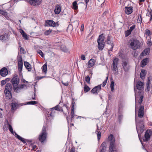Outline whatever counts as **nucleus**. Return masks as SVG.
Instances as JSON below:
<instances>
[{"mask_svg": "<svg viewBox=\"0 0 152 152\" xmlns=\"http://www.w3.org/2000/svg\"><path fill=\"white\" fill-rule=\"evenodd\" d=\"M136 128L137 131L140 138V134L142 133L144 131V126L142 120H139L136 118Z\"/></svg>", "mask_w": 152, "mask_h": 152, "instance_id": "nucleus-3", "label": "nucleus"}, {"mask_svg": "<svg viewBox=\"0 0 152 152\" xmlns=\"http://www.w3.org/2000/svg\"><path fill=\"white\" fill-rule=\"evenodd\" d=\"M74 108H71V115H74Z\"/></svg>", "mask_w": 152, "mask_h": 152, "instance_id": "nucleus-60", "label": "nucleus"}, {"mask_svg": "<svg viewBox=\"0 0 152 152\" xmlns=\"http://www.w3.org/2000/svg\"><path fill=\"white\" fill-rule=\"evenodd\" d=\"M124 107V104L123 103H121L119 104L118 111L119 113L120 112H122V109Z\"/></svg>", "mask_w": 152, "mask_h": 152, "instance_id": "nucleus-33", "label": "nucleus"}, {"mask_svg": "<svg viewBox=\"0 0 152 152\" xmlns=\"http://www.w3.org/2000/svg\"><path fill=\"white\" fill-rule=\"evenodd\" d=\"M131 33V32L129 30H128L125 33V35L126 37H127L129 36Z\"/></svg>", "mask_w": 152, "mask_h": 152, "instance_id": "nucleus-50", "label": "nucleus"}, {"mask_svg": "<svg viewBox=\"0 0 152 152\" xmlns=\"http://www.w3.org/2000/svg\"><path fill=\"white\" fill-rule=\"evenodd\" d=\"M147 44L149 46H151L152 45V43L150 40L148 39L147 41Z\"/></svg>", "mask_w": 152, "mask_h": 152, "instance_id": "nucleus-56", "label": "nucleus"}, {"mask_svg": "<svg viewBox=\"0 0 152 152\" xmlns=\"http://www.w3.org/2000/svg\"><path fill=\"white\" fill-rule=\"evenodd\" d=\"M152 79V77L151 76H149L148 78V80L147 81H150Z\"/></svg>", "mask_w": 152, "mask_h": 152, "instance_id": "nucleus-61", "label": "nucleus"}, {"mask_svg": "<svg viewBox=\"0 0 152 152\" xmlns=\"http://www.w3.org/2000/svg\"><path fill=\"white\" fill-rule=\"evenodd\" d=\"M11 82L13 87L17 86L19 83V79L18 77H15L11 80Z\"/></svg>", "mask_w": 152, "mask_h": 152, "instance_id": "nucleus-13", "label": "nucleus"}, {"mask_svg": "<svg viewBox=\"0 0 152 152\" xmlns=\"http://www.w3.org/2000/svg\"><path fill=\"white\" fill-rule=\"evenodd\" d=\"M90 88L88 86L86 85H85L84 87V90L85 92H88L90 90Z\"/></svg>", "mask_w": 152, "mask_h": 152, "instance_id": "nucleus-41", "label": "nucleus"}, {"mask_svg": "<svg viewBox=\"0 0 152 152\" xmlns=\"http://www.w3.org/2000/svg\"><path fill=\"white\" fill-rule=\"evenodd\" d=\"M37 103V102L35 101H32L27 102L26 103L23 104H22L21 105L26 104H34Z\"/></svg>", "mask_w": 152, "mask_h": 152, "instance_id": "nucleus-34", "label": "nucleus"}, {"mask_svg": "<svg viewBox=\"0 0 152 152\" xmlns=\"http://www.w3.org/2000/svg\"><path fill=\"white\" fill-rule=\"evenodd\" d=\"M101 136V133L100 132H98L97 134L98 140H99L100 139Z\"/></svg>", "mask_w": 152, "mask_h": 152, "instance_id": "nucleus-52", "label": "nucleus"}, {"mask_svg": "<svg viewBox=\"0 0 152 152\" xmlns=\"http://www.w3.org/2000/svg\"><path fill=\"white\" fill-rule=\"evenodd\" d=\"M145 34L149 36L151 35V34L150 31L148 29H146L145 30Z\"/></svg>", "mask_w": 152, "mask_h": 152, "instance_id": "nucleus-48", "label": "nucleus"}, {"mask_svg": "<svg viewBox=\"0 0 152 152\" xmlns=\"http://www.w3.org/2000/svg\"><path fill=\"white\" fill-rule=\"evenodd\" d=\"M108 139L110 143L109 152H117V149L115 144V138L113 134H111L108 136Z\"/></svg>", "mask_w": 152, "mask_h": 152, "instance_id": "nucleus-1", "label": "nucleus"}, {"mask_svg": "<svg viewBox=\"0 0 152 152\" xmlns=\"http://www.w3.org/2000/svg\"><path fill=\"white\" fill-rule=\"evenodd\" d=\"M95 63L96 60L93 58H91L89 61L88 63V67L90 68L93 67L95 65Z\"/></svg>", "mask_w": 152, "mask_h": 152, "instance_id": "nucleus-16", "label": "nucleus"}, {"mask_svg": "<svg viewBox=\"0 0 152 152\" xmlns=\"http://www.w3.org/2000/svg\"><path fill=\"white\" fill-rule=\"evenodd\" d=\"M145 70L144 69H142L141 70L140 74V77L141 78L143 79L145 76Z\"/></svg>", "mask_w": 152, "mask_h": 152, "instance_id": "nucleus-36", "label": "nucleus"}, {"mask_svg": "<svg viewBox=\"0 0 152 152\" xmlns=\"http://www.w3.org/2000/svg\"><path fill=\"white\" fill-rule=\"evenodd\" d=\"M131 48L134 50L139 49L141 46L140 42L135 39H131L129 42Z\"/></svg>", "mask_w": 152, "mask_h": 152, "instance_id": "nucleus-2", "label": "nucleus"}, {"mask_svg": "<svg viewBox=\"0 0 152 152\" xmlns=\"http://www.w3.org/2000/svg\"><path fill=\"white\" fill-rule=\"evenodd\" d=\"M46 26L54 27L56 26V23L52 20H47L45 22Z\"/></svg>", "mask_w": 152, "mask_h": 152, "instance_id": "nucleus-12", "label": "nucleus"}, {"mask_svg": "<svg viewBox=\"0 0 152 152\" xmlns=\"http://www.w3.org/2000/svg\"><path fill=\"white\" fill-rule=\"evenodd\" d=\"M32 151H35L36 149H37V147L36 145H33L32 146Z\"/></svg>", "mask_w": 152, "mask_h": 152, "instance_id": "nucleus-55", "label": "nucleus"}, {"mask_svg": "<svg viewBox=\"0 0 152 152\" xmlns=\"http://www.w3.org/2000/svg\"><path fill=\"white\" fill-rule=\"evenodd\" d=\"M122 112H120V113H119V112L118 111V120L119 122H120L121 120L122 119L123 117V115L122 114Z\"/></svg>", "mask_w": 152, "mask_h": 152, "instance_id": "nucleus-40", "label": "nucleus"}, {"mask_svg": "<svg viewBox=\"0 0 152 152\" xmlns=\"http://www.w3.org/2000/svg\"><path fill=\"white\" fill-rule=\"evenodd\" d=\"M142 22V16L140 14H139L138 15V17L137 19V22L138 23L141 24Z\"/></svg>", "mask_w": 152, "mask_h": 152, "instance_id": "nucleus-39", "label": "nucleus"}, {"mask_svg": "<svg viewBox=\"0 0 152 152\" xmlns=\"http://www.w3.org/2000/svg\"><path fill=\"white\" fill-rule=\"evenodd\" d=\"M19 86L21 89H26L27 88V86L24 84H21Z\"/></svg>", "mask_w": 152, "mask_h": 152, "instance_id": "nucleus-44", "label": "nucleus"}, {"mask_svg": "<svg viewBox=\"0 0 152 152\" xmlns=\"http://www.w3.org/2000/svg\"><path fill=\"white\" fill-rule=\"evenodd\" d=\"M61 11V8L59 6H57L56 7L54 10L55 13L56 14H59Z\"/></svg>", "mask_w": 152, "mask_h": 152, "instance_id": "nucleus-28", "label": "nucleus"}, {"mask_svg": "<svg viewBox=\"0 0 152 152\" xmlns=\"http://www.w3.org/2000/svg\"><path fill=\"white\" fill-rule=\"evenodd\" d=\"M111 37L109 36H107V42L108 44L110 45L111 46V47L110 48V50L111 51L112 50L113 48V42L112 41H111Z\"/></svg>", "mask_w": 152, "mask_h": 152, "instance_id": "nucleus-17", "label": "nucleus"}, {"mask_svg": "<svg viewBox=\"0 0 152 152\" xmlns=\"http://www.w3.org/2000/svg\"><path fill=\"white\" fill-rule=\"evenodd\" d=\"M13 89L14 91L17 93L19 92L21 90V89L20 88L19 86L17 87L14 86V87H13Z\"/></svg>", "mask_w": 152, "mask_h": 152, "instance_id": "nucleus-35", "label": "nucleus"}, {"mask_svg": "<svg viewBox=\"0 0 152 152\" xmlns=\"http://www.w3.org/2000/svg\"><path fill=\"white\" fill-rule=\"evenodd\" d=\"M42 72H45V73H46L47 71V64L46 63H45L42 66Z\"/></svg>", "mask_w": 152, "mask_h": 152, "instance_id": "nucleus-32", "label": "nucleus"}, {"mask_svg": "<svg viewBox=\"0 0 152 152\" xmlns=\"http://www.w3.org/2000/svg\"><path fill=\"white\" fill-rule=\"evenodd\" d=\"M119 59L116 58H114L113 63V70L117 73L118 72V64Z\"/></svg>", "mask_w": 152, "mask_h": 152, "instance_id": "nucleus-8", "label": "nucleus"}, {"mask_svg": "<svg viewBox=\"0 0 152 152\" xmlns=\"http://www.w3.org/2000/svg\"><path fill=\"white\" fill-rule=\"evenodd\" d=\"M119 56L121 58H124V56L122 53L121 51H120L118 53Z\"/></svg>", "mask_w": 152, "mask_h": 152, "instance_id": "nucleus-53", "label": "nucleus"}, {"mask_svg": "<svg viewBox=\"0 0 152 152\" xmlns=\"http://www.w3.org/2000/svg\"><path fill=\"white\" fill-rule=\"evenodd\" d=\"M124 9L125 13L128 15L130 14L133 11V7L132 6L126 7Z\"/></svg>", "mask_w": 152, "mask_h": 152, "instance_id": "nucleus-11", "label": "nucleus"}, {"mask_svg": "<svg viewBox=\"0 0 152 152\" xmlns=\"http://www.w3.org/2000/svg\"><path fill=\"white\" fill-rule=\"evenodd\" d=\"M148 60V58H147L144 59L141 61V66L143 67L145 66L147 64Z\"/></svg>", "mask_w": 152, "mask_h": 152, "instance_id": "nucleus-30", "label": "nucleus"}, {"mask_svg": "<svg viewBox=\"0 0 152 152\" xmlns=\"http://www.w3.org/2000/svg\"><path fill=\"white\" fill-rule=\"evenodd\" d=\"M62 83L64 86H68V84H69V83L68 82H67L66 83H64L63 82V81H62Z\"/></svg>", "mask_w": 152, "mask_h": 152, "instance_id": "nucleus-59", "label": "nucleus"}, {"mask_svg": "<svg viewBox=\"0 0 152 152\" xmlns=\"http://www.w3.org/2000/svg\"><path fill=\"white\" fill-rule=\"evenodd\" d=\"M123 67L124 71H127L129 68V66L128 65L126 61H123L122 64Z\"/></svg>", "mask_w": 152, "mask_h": 152, "instance_id": "nucleus-21", "label": "nucleus"}, {"mask_svg": "<svg viewBox=\"0 0 152 152\" xmlns=\"http://www.w3.org/2000/svg\"><path fill=\"white\" fill-rule=\"evenodd\" d=\"M37 52V53H39L42 56V57L43 58L44 57L43 53L41 50H38Z\"/></svg>", "mask_w": 152, "mask_h": 152, "instance_id": "nucleus-46", "label": "nucleus"}, {"mask_svg": "<svg viewBox=\"0 0 152 152\" xmlns=\"http://www.w3.org/2000/svg\"><path fill=\"white\" fill-rule=\"evenodd\" d=\"M18 70L19 72H21L23 66L22 58L21 56H20L18 58Z\"/></svg>", "mask_w": 152, "mask_h": 152, "instance_id": "nucleus-9", "label": "nucleus"}, {"mask_svg": "<svg viewBox=\"0 0 152 152\" xmlns=\"http://www.w3.org/2000/svg\"><path fill=\"white\" fill-rule=\"evenodd\" d=\"M85 1L86 3V8L87 5V4L89 0H85Z\"/></svg>", "mask_w": 152, "mask_h": 152, "instance_id": "nucleus-63", "label": "nucleus"}, {"mask_svg": "<svg viewBox=\"0 0 152 152\" xmlns=\"http://www.w3.org/2000/svg\"><path fill=\"white\" fill-rule=\"evenodd\" d=\"M61 50L65 52L66 53L68 51V49L64 45L61 46Z\"/></svg>", "mask_w": 152, "mask_h": 152, "instance_id": "nucleus-37", "label": "nucleus"}, {"mask_svg": "<svg viewBox=\"0 0 152 152\" xmlns=\"http://www.w3.org/2000/svg\"><path fill=\"white\" fill-rule=\"evenodd\" d=\"M101 149L100 152H105L106 151L107 144L105 142H104L101 145Z\"/></svg>", "mask_w": 152, "mask_h": 152, "instance_id": "nucleus-18", "label": "nucleus"}, {"mask_svg": "<svg viewBox=\"0 0 152 152\" xmlns=\"http://www.w3.org/2000/svg\"><path fill=\"white\" fill-rule=\"evenodd\" d=\"M144 83L143 82L141 81L138 82L137 84V89L138 90V91H137V90H136L135 89H134V92L135 93V100H136V94L137 92L139 94H140L141 92L140 91L143 88Z\"/></svg>", "mask_w": 152, "mask_h": 152, "instance_id": "nucleus-7", "label": "nucleus"}, {"mask_svg": "<svg viewBox=\"0 0 152 152\" xmlns=\"http://www.w3.org/2000/svg\"><path fill=\"white\" fill-rule=\"evenodd\" d=\"M101 85H99L94 87L91 91L92 93L93 94H97L101 89Z\"/></svg>", "mask_w": 152, "mask_h": 152, "instance_id": "nucleus-10", "label": "nucleus"}, {"mask_svg": "<svg viewBox=\"0 0 152 152\" xmlns=\"http://www.w3.org/2000/svg\"><path fill=\"white\" fill-rule=\"evenodd\" d=\"M149 52V50L148 49H145L140 54V56H146L148 54Z\"/></svg>", "mask_w": 152, "mask_h": 152, "instance_id": "nucleus-26", "label": "nucleus"}, {"mask_svg": "<svg viewBox=\"0 0 152 152\" xmlns=\"http://www.w3.org/2000/svg\"><path fill=\"white\" fill-rule=\"evenodd\" d=\"M104 37L103 34L100 35L98 38L97 40L98 47V49L100 50H102L104 47Z\"/></svg>", "mask_w": 152, "mask_h": 152, "instance_id": "nucleus-4", "label": "nucleus"}, {"mask_svg": "<svg viewBox=\"0 0 152 152\" xmlns=\"http://www.w3.org/2000/svg\"><path fill=\"white\" fill-rule=\"evenodd\" d=\"M5 96L7 99H10L12 97L11 91L4 90Z\"/></svg>", "mask_w": 152, "mask_h": 152, "instance_id": "nucleus-20", "label": "nucleus"}, {"mask_svg": "<svg viewBox=\"0 0 152 152\" xmlns=\"http://www.w3.org/2000/svg\"><path fill=\"white\" fill-rule=\"evenodd\" d=\"M18 106V104L16 102H12L11 103V111H12L13 110H15L17 108V107Z\"/></svg>", "mask_w": 152, "mask_h": 152, "instance_id": "nucleus-27", "label": "nucleus"}, {"mask_svg": "<svg viewBox=\"0 0 152 152\" xmlns=\"http://www.w3.org/2000/svg\"><path fill=\"white\" fill-rule=\"evenodd\" d=\"M80 58L81 60H86V57L84 55H82L80 56Z\"/></svg>", "mask_w": 152, "mask_h": 152, "instance_id": "nucleus-57", "label": "nucleus"}, {"mask_svg": "<svg viewBox=\"0 0 152 152\" xmlns=\"http://www.w3.org/2000/svg\"><path fill=\"white\" fill-rule=\"evenodd\" d=\"M6 83V82L5 80H2L1 81V86H3L5 85Z\"/></svg>", "mask_w": 152, "mask_h": 152, "instance_id": "nucleus-58", "label": "nucleus"}, {"mask_svg": "<svg viewBox=\"0 0 152 152\" xmlns=\"http://www.w3.org/2000/svg\"><path fill=\"white\" fill-rule=\"evenodd\" d=\"M12 88V86L11 84L10 83H8L5 86V90L11 91Z\"/></svg>", "mask_w": 152, "mask_h": 152, "instance_id": "nucleus-23", "label": "nucleus"}, {"mask_svg": "<svg viewBox=\"0 0 152 152\" xmlns=\"http://www.w3.org/2000/svg\"><path fill=\"white\" fill-rule=\"evenodd\" d=\"M54 109L55 110H59V106L58 105H57L55 107L51 108L49 111H47V112H48V113L47 114V117H51L52 118H53L55 116V111H53Z\"/></svg>", "mask_w": 152, "mask_h": 152, "instance_id": "nucleus-6", "label": "nucleus"}, {"mask_svg": "<svg viewBox=\"0 0 152 152\" xmlns=\"http://www.w3.org/2000/svg\"><path fill=\"white\" fill-rule=\"evenodd\" d=\"M151 134H149V131L147 130L145 134V137L143 139L144 141H148L150 137Z\"/></svg>", "mask_w": 152, "mask_h": 152, "instance_id": "nucleus-19", "label": "nucleus"}, {"mask_svg": "<svg viewBox=\"0 0 152 152\" xmlns=\"http://www.w3.org/2000/svg\"><path fill=\"white\" fill-rule=\"evenodd\" d=\"M8 129L9 130V131L10 132L12 133H13V130L12 128V126L10 124H8Z\"/></svg>", "mask_w": 152, "mask_h": 152, "instance_id": "nucleus-43", "label": "nucleus"}, {"mask_svg": "<svg viewBox=\"0 0 152 152\" xmlns=\"http://www.w3.org/2000/svg\"><path fill=\"white\" fill-rule=\"evenodd\" d=\"M15 135L16 137L18 139L21 141L22 142L25 143L26 142L25 139L21 137L18 134L15 132Z\"/></svg>", "mask_w": 152, "mask_h": 152, "instance_id": "nucleus-25", "label": "nucleus"}, {"mask_svg": "<svg viewBox=\"0 0 152 152\" xmlns=\"http://www.w3.org/2000/svg\"><path fill=\"white\" fill-rule=\"evenodd\" d=\"M0 13L4 16L7 19L8 18V13L3 10H0Z\"/></svg>", "mask_w": 152, "mask_h": 152, "instance_id": "nucleus-31", "label": "nucleus"}, {"mask_svg": "<svg viewBox=\"0 0 152 152\" xmlns=\"http://www.w3.org/2000/svg\"><path fill=\"white\" fill-rule=\"evenodd\" d=\"M1 75L4 77H5L8 74V71L5 67L2 68L0 71Z\"/></svg>", "mask_w": 152, "mask_h": 152, "instance_id": "nucleus-14", "label": "nucleus"}, {"mask_svg": "<svg viewBox=\"0 0 152 152\" xmlns=\"http://www.w3.org/2000/svg\"><path fill=\"white\" fill-rule=\"evenodd\" d=\"M47 133L45 127L43 126L42 128L41 133L39 137V140L41 142H43L46 139Z\"/></svg>", "mask_w": 152, "mask_h": 152, "instance_id": "nucleus-5", "label": "nucleus"}, {"mask_svg": "<svg viewBox=\"0 0 152 152\" xmlns=\"http://www.w3.org/2000/svg\"><path fill=\"white\" fill-rule=\"evenodd\" d=\"M108 77L107 76V77L106 79L102 83V86L103 87H104L105 86V85H106V84L107 83V80L108 79Z\"/></svg>", "mask_w": 152, "mask_h": 152, "instance_id": "nucleus-49", "label": "nucleus"}, {"mask_svg": "<svg viewBox=\"0 0 152 152\" xmlns=\"http://www.w3.org/2000/svg\"><path fill=\"white\" fill-rule=\"evenodd\" d=\"M72 108H74V105L75 104V102L74 101H72Z\"/></svg>", "mask_w": 152, "mask_h": 152, "instance_id": "nucleus-62", "label": "nucleus"}, {"mask_svg": "<svg viewBox=\"0 0 152 152\" xmlns=\"http://www.w3.org/2000/svg\"><path fill=\"white\" fill-rule=\"evenodd\" d=\"M70 152H75V149L74 148H72L71 149Z\"/></svg>", "mask_w": 152, "mask_h": 152, "instance_id": "nucleus-64", "label": "nucleus"}, {"mask_svg": "<svg viewBox=\"0 0 152 152\" xmlns=\"http://www.w3.org/2000/svg\"><path fill=\"white\" fill-rule=\"evenodd\" d=\"M24 64L26 69H28V71H30L31 70V65L27 62L24 61Z\"/></svg>", "mask_w": 152, "mask_h": 152, "instance_id": "nucleus-22", "label": "nucleus"}, {"mask_svg": "<svg viewBox=\"0 0 152 152\" xmlns=\"http://www.w3.org/2000/svg\"><path fill=\"white\" fill-rule=\"evenodd\" d=\"M85 79L86 82L88 83H90V77L88 75H87L85 77Z\"/></svg>", "mask_w": 152, "mask_h": 152, "instance_id": "nucleus-45", "label": "nucleus"}, {"mask_svg": "<svg viewBox=\"0 0 152 152\" xmlns=\"http://www.w3.org/2000/svg\"><path fill=\"white\" fill-rule=\"evenodd\" d=\"M144 106H141L139 108L138 113V117L139 118H142L144 115Z\"/></svg>", "mask_w": 152, "mask_h": 152, "instance_id": "nucleus-15", "label": "nucleus"}, {"mask_svg": "<svg viewBox=\"0 0 152 152\" xmlns=\"http://www.w3.org/2000/svg\"><path fill=\"white\" fill-rule=\"evenodd\" d=\"M52 31V30L50 29H49L48 30H47L45 32V35H48L51 33Z\"/></svg>", "mask_w": 152, "mask_h": 152, "instance_id": "nucleus-47", "label": "nucleus"}, {"mask_svg": "<svg viewBox=\"0 0 152 152\" xmlns=\"http://www.w3.org/2000/svg\"><path fill=\"white\" fill-rule=\"evenodd\" d=\"M114 83L113 81H112L111 82L110 87L111 89V91L113 92L114 90Z\"/></svg>", "mask_w": 152, "mask_h": 152, "instance_id": "nucleus-42", "label": "nucleus"}, {"mask_svg": "<svg viewBox=\"0 0 152 152\" xmlns=\"http://www.w3.org/2000/svg\"><path fill=\"white\" fill-rule=\"evenodd\" d=\"M77 5V2L76 1H74L72 4V8L75 10H77L78 8Z\"/></svg>", "mask_w": 152, "mask_h": 152, "instance_id": "nucleus-38", "label": "nucleus"}, {"mask_svg": "<svg viewBox=\"0 0 152 152\" xmlns=\"http://www.w3.org/2000/svg\"><path fill=\"white\" fill-rule=\"evenodd\" d=\"M135 27V25H133L132 26H131L129 30L131 32L134 29V28Z\"/></svg>", "mask_w": 152, "mask_h": 152, "instance_id": "nucleus-51", "label": "nucleus"}, {"mask_svg": "<svg viewBox=\"0 0 152 152\" xmlns=\"http://www.w3.org/2000/svg\"><path fill=\"white\" fill-rule=\"evenodd\" d=\"M143 96H141L140 97V98L139 100V102H139V104H140L142 103V100H143Z\"/></svg>", "mask_w": 152, "mask_h": 152, "instance_id": "nucleus-54", "label": "nucleus"}, {"mask_svg": "<svg viewBox=\"0 0 152 152\" xmlns=\"http://www.w3.org/2000/svg\"><path fill=\"white\" fill-rule=\"evenodd\" d=\"M8 36L7 34H5L4 35L0 36V40L2 41H4L8 39Z\"/></svg>", "mask_w": 152, "mask_h": 152, "instance_id": "nucleus-29", "label": "nucleus"}, {"mask_svg": "<svg viewBox=\"0 0 152 152\" xmlns=\"http://www.w3.org/2000/svg\"><path fill=\"white\" fill-rule=\"evenodd\" d=\"M20 32L22 35L23 38L25 39L28 40V37L26 34L24 32V31L22 30L21 29L20 30Z\"/></svg>", "mask_w": 152, "mask_h": 152, "instance_id": "nucleus-24", "label": "nucleus"}]
</instances>
